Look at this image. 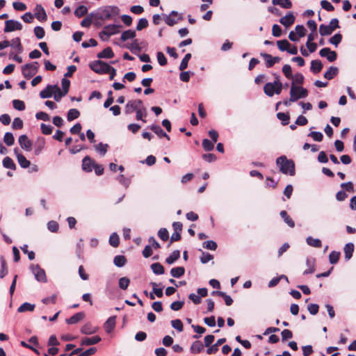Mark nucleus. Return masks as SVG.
Here are the masks:
<instances>
[{
  "label": "nucleus",
  "mask_w": 356,
  "mask_h": 356,
  "mask_svg": "<svg viewBox=\"0 0 356 356\" xmlns=\"http://www.w3.org/2000/svg\"><path fill=\"white\" fill-rule=\"evenodd\" d=\"M276 164L278 166L280 171L285 175L293 176L295 175V163L291 160L288 159L286 156H281L276 160Z\"/></svg>",
  "instance_id": "f257e3e1"
},
{
  "label": "nucleus",
  "mask_w": 356,
  "mask_h": 356,
  "mask_svg": "<svg viewBox=\"0 0 356 356\" xmlns=\"http://www.w3.org/2000/svg\"><path fill=\"white\" fill-rule=\"evenodd\" d=\"M118 13L116 6H106L99 8L95 14V18L99 20H106L111 18L112 15Z\"/></svg>",
  "instance_id": "f03ea898"
},
{
  "label": "nucleus",
  "mask_w": 356,
  "mask_h": 356,
  "mask_svg": "<svg viewBox=\"0 0 356 356\" xmlns=\"http://www.w3.org/2000/svg\"><path fill=\"white\" fill-rule=\"evenodd\" d=\"M120 28L121 26L117 24H109L105 26L99 34V38L102 40H107L110 36L119 33Z\"/></svg>",
  "instance_id": "7ed1b4c3"
},
{
  "label": "nucleus",
  "mask_w": 356,
  "mask_h": 356,
  "mask_svg": "<svg viewBox=\"0 0 356 356\" xmlns=\"http://www.w3.org/2000/svg\"><path fill=\"white\" fill-rule=\"evenodd\" d=\"M308 95V91L306 88L291 86L290 90V101L296 102L301 98H305Z\"/></svg>",
  "instance_id": "20e7f679"
},
{
  "label": "nucleus",
  "mask_w": 356,
  "mask_h": 356,
  "mask_svg": "<svg viewBox=\"0 0 356 356\" xmlns=\"http://www.w3.org/2000/svg\"><path fill=\"white\" fill-rule=\"evenodd\" d=\"M90 69L99 74H104L108 72L110 65L102 60H95L89 64Z\"/></svg>",
  "instance_id": "39448f33"
},
{
  "label": "nucleus",
  "mask_w": 356,
  "mask_h": 356,
  "mask_svg": "<svg viewBox=\"0 0 356 356\" xmlns=\"http://www.w3.org/2000/svg\"><path fill=\"white\" fill-rule=\"evenodd\" d=\"M39 64L38 62L26 64L22 68V72L24 77L30 79L38 71Z\"/></svg>",
  "instance_id": "423d86ee"
},
{
  "label": "nucleus",
  "mask_w": 356,
  "mask_h": 356,
  "mask_svg": "<svg viewBox=\"0 0 356 356\" xmlns=\"http://www.w3.org/2000/svg\"><path fill=\"white\" fill-rule=\"evenodd\" d=\"M30 270L34 275L35 280L38 282L45 283L47 282L44 270H43L38 264H31Z\"/></svg>",
  "instance_id": "0eeeda50"
},
{
  "label": "nucleus",
  "mask_w": 356,
  "mask_h": 356,
  "mask_svg": "<svg viewBox=\"0 0 356 356\" xmlns=\"http://www.w3.org/2000/svg\"><path fill=\"white\" fill-rule=\"evenodd\" d=\"M143 106V102L140 99L129 100L125 106L124 113L131 114L134 111L136 112Z\"/></svg>",
  "instance_id": "6e6552de"
},
{
  "label": "nucleus",
  "mask_w": 356,
  "mask_h": 356,
  "mask_svg": "<svg viewBox=\"0 0 356 356\" xmlns=\"http://www.w3.org/2000/svg\"><path fill=\"white\" fill-rule=\"evenodd\" d=\"M22 29V24L18 22L13 19L6 20L5 22V27L4 32L9 33L15 31H19Z\"/></svg>",
  "instance_id": "1a4fd4ad"
},
{
  "label": "nucleus",
  "mask_w": 356,
  "mask_h": 356,
  "mask_svg": "<svg viewBox=\"0 0 356 356\" xmlns=\"http://www.w3.org/2000/svg\"><path fill=\"white\" fill-rule=\"evenodd\" d=\"M319 55L321 57H326L329 62H334L337 60V54L334 51H332L328 47L323 48L319 51Z\"/></svg>",
  "instance_id": "9d476101"
},
{
  "label": "nucleus",
  "mask_w": 356,
  "mask_h": 356,
  "mask_svg": "<svg viewBox=\"0 0 356 356\" xmlns=\"http://www.w3.org/2000/svg\"><path fill=\"white\" fill-rule=\"evenodd\" d=\"M261 56L264 59L266 67H273L276 63H279L281 60V58L278 56L273 57L267 53H261Z\"/></svg>",
  "instance_id": "9b49d317"
},
{
  "label": "nucleus",
  "mask_w": 356,
  "mask_h": 356,
  "mask_svg": "<svg viewBox=\"0 0 356 356\" xmlns=\"http://www.w3.org/2000/svg\"><path fill=\"white\" fill-rule=\"evenodd\" d=\"M18 141H19V144L20 147L22 149H24L26 151H30L31 149L32 143H31V140H29L26 135L20 136L19 137Z\"/></svg>",
  "instance_id": "f8f14e48"
},
{
  "label": "nucleus",
  "mask_w": 356,
  "mask_h": 356,
  "mask_svg": "<svg viewBox=\"0 0 356 356\" xmlns=\"http://www.w3.org/2000/svg\"><path fill=\"white\" fill-rule=\"evenodd\" d=\"M295 19L296 18L293 13H289L284 17H282L280 19V22L284 26L289 27L294 23Z\"/></svg>",
  "instance_id": "ddd939ff"
},
{
  "label": "nucleus",
  "mask_w": 356,
  "mask_h": 356,
  "mask_svg": "<svg viewBox=\"0 0 356 356\" xmlns=\"http://www.w3.org/2000/svg\"><path fill=\"white\" fill-rule=\"evenodd\" d=\"M10 46L13 51H15L18 54H21L23 51V47L19 38H15L11 40V41H10Z\"/></svg>",
  "instance_id": "4468645a"
},
{
  "label": "nucleus",
  "mask_w": 356,
  "mask_h": 356,
  "mask_svg": "<svg viewBox=\"0 0 356 356\" xmlns=\"http://www.w3.org/2000/svg\"><path fill=\"white\" fill-rule=\"evenodd\" d=\"M15 153L16 154L17 161L22 168H27L30 166V161L22 154L18 153L17 149H15Z\"/></svg>",
  "instance_id": "2eb2a0df"
},
{
  "label": "nucleus",
  "mask_w": 356,
  "mask_h": 356,
  "mask_svg": "<svg viewBox=\"0 0 356 356\" xmlns=\"http://www.w3.org/2000/svg\"><path fill=\"white\" fill-rule=\"evenodd\" d=\"M101 338L99 336H94L92 337H85L81 339V346H91L99 343Z\"/></svg>",
  "instance_id": "dca6fc26"
},
{
  "label": "nucleus",
  "mask_w": 356,
  "mask_h": 356,
  "mask_svg": "<svg viewBox=\"0 0 356 356\" xmlns=\"http://www.w3.org/2000/svg\"><path fill=\"white\" fill-rule=\"evenodd\" d=\"M179 14L177 11L172 10L169 15L166 16L165 17V22L168 26H173L176 24L179 19H181V17H179V19H176L174 18V16H177Z\"/></svg>",
  "instance_id": "f3484780"
},
{
  "label": "nucleus",
  "mask_w": 356,
  "mask_h": 356,
  "mask_svg": "<svg viewBox=\"0 0 356 356\" xmlns=\"http://www.w3.org/2000/svg\"><path fill=\"white\" fill-rule=\"evenodd\" d=\"M54 85H48L44 90L40 91V97L42 99L50 98L54 93Z\"/></svg>",
  "instance_id": "a211bd4d"
},
{
  "label": "nucleus",
  "mask_w": 356,
  "mask_h": 356,
  "mask_svg": "<svg viewBox=\"0 0 356 356\" xmlns=\"http://www.w3.org/2000/svg\"><path fill=\"white\" fill-rule=\"evenodd\" d=\"M226 341L225 338H221L217 340L215 344L209 346L207 350V353L209 355L216 353L218 350V346L223 344Z\"/></svg>",
  "instance_id": "6ab92c4d"
},
{
  "label": "nucleus",
  "mask_w": 356,
  "mask_h": 356,
  "mask_svg": "<svg viewBox=\"0 0 356 356\" xmlns=\"http://www.w3.org/2000/svg\"><path fill=\"white\" fill-rule=\"evenodd\" d=\"M275 81L266 83L264 87V93L268 97H273L275 94Z\"/></svg>",
  "instance_id": "aec40b11"
},
{
  "label": "nucleus",
  "mask_w": 356,
  "mask_h": 356,
  "mask_svg": "<svg viewBox=\"0 0 356 356\" xmlns=\"http://www.w3.org/2000/svg\"><path fill=\"white\" fill-rule=\"evenodd\" d=\"M150 129L160 138L165 137L168 140H170L169 136L162 129V128L160 126L156 124H152L150 126Z\"/></svg>",
  "instance_id": "412c9836"
},
{
  "label": "nucleus",
  "mask_w": 356,
  "mask_h": 356,
  "mask_svg": "<svg viewBox=\"0 0 356 356\" xmlns=\"http://www.w3.org/2000/svg\"><path fill=\"white\" fill-rule=\"evenodd\" d=\"M115 326V316H111L104 323V329L106 332H111Z\"/></svg>",
  "instance_id": "4be33fe9"
},
{
  "label": "nucleus",
  "mask_w": 356,
  "mask_h": 356,
  "mask_svg": "<svg viewBox=\"0 0 356 356\" xmlns=\"http://www.w3.org/2000/svg\"><path fill=\"white\" fill-rule=\"evenodd\" d=\"M85 316V314L83 312H78L71 316L70 318L66 319V323L67 324H75L78 322L81 321L82 319H83Z\"/></svg>",
  "instance_id": "5701e85b"
},
{
  "label": "nucleus",
  "mask_w": 356,
  "mask_h": 356,
  "mask_svg": "<svg viewBox=\"0 0 356 356\" xmlns=\"http://www.w3.org/2000/svg\"><path fill=\"white\" fill-rule=\"evenodd\" d=\"M204 349V346L200 341H194L190 348V351L193 354H197L201 353Z\"/></svg>",
  "instance_id": "b1692460"
},
{
  "label": "nucleus",
  "mask_w": 356,
  "mask_h": 356,
  "mask_svg": "<svg viewBox=\"0 0 356 356\" xmlns=\"http://www.w3.org/2000/svg\"><path fill=\"white\" fill-rule=\"evenodd\" d=\"M94 163L89 156H86L82 161V168L86 172H91L92 170Z\"/></svg>",
  "instance_id": "393cba45"
},
{
  "label": "nucleus",
  "mask_w": 356,
  "mask_h": 356,
  "mask_svg": "<svg viewBox=\"0 0 356 356\" xmlns=\"http://www.w3.org/2000/svg\"><path fill=\"white\" fill-rule=\"evenodd\" d=\"M307 268L304 271V275L313 273L315 271V259L313 258L307 259L306 261Z\"/></svg>",
  "instance_id": "a878e982"
},
{
  "label": "nucleus",
  "mask_w": 356,
  "mask_h": 356,
  "mask_svg": "<svg viewBox=\"0 0 356 356\" xmlns=\"http://www.w3.org/2000/svg\"><path fill=\"white\" fill-rule=\"evenodd\" d=\"M114 56V54L111 47H106L97 54L99 58H111Z\"/></svg>",
  "instance_id": "bb28decb"
},
{
  "label": "nucleus",
  "mask_w": 356,
  "mask_h": 356,
  "mask_svg": "<svg viewBox=\"0 0 356 356\" xmlns=\"http://www.w3.org/2000/svg\"><path fill=\"white\" fill-rule=\"evenodd\" d=\"M323 64L320 60H314L311 62V70L315 74L321 71Z\"/></svg>",
  "instance_id": "cd10ccee"
},
{
  "label": "nucleus",
  "mask_w": 356,
  "mask_h": 356,
  "mask_svg": "<svg viewBox=\"0 0 356 356\" xmlns=\"http://www.w3.org/2000/svg\"><path fill=\"white\" fill-rule=\"evenodd\" d=\"M35 307V305L34 304H31L29 302H24L18 307L17 312L19 313L26 312H32L34 310Z\"/></svg>",
  "instance_id": "c85d7f7f"
},
{
  "label": "nucleus",
  "mask_w": 356,
  "mask_h": 356,
  "mask_svg": "<svg viewBox=\"0 0 356 356\" xmlns=\"http://www.w3.org/2000/svg\"><path fill=\"white\" fill-rule=\"evenodd\" d=\"M54 99L56 101V102H59L61 98L64 96H65L67 93H66V91H63L61 90L57 85H54Z\"/></svg>",
  "instance_id": "c756f323"
},
{
  "label": "nucleus",
  "mask_w": 356,
  "mask_h": 356,
  "mask_svg": "<svg viewBox=\"0 0 356 356\" xmlns=\"http://www.w3.org/2000/svg\"><path fill=\"white\" fill-rule=\"evenodd\" d=\"M353 251H354L353 243H348L345 245L344 253H345V259L346 260H349L352 257Z\"/></svg>",
  "instance_id": "7c9ffc66"
},
{
  "label": "nucleus",
  "mask_w": 356,
  "mask_h": 356,
  "mask_svg": "<svg viewBox=\"0 0 356 356\" xmlns=\"http://www.w3.org/2000/svg\"><path fill=\"white\" fill-rule=\"evenodd\" d=\"M338 73V68L337 67H330L329 69L324 73V77L328 80L332 79Z\"/></svg>",
  "instance_id": "2f4dec72"
},
{
  "label": "nucleus",
  "mask_w": 356,
  "mask_h": 356,
  "mask_svg": "<svg viewBox=\"0 0 356 356\" xmlns=\"http://www.w3.org/2000/svg\"><path fill=\"white\" fill-rule=\"evenodd\" d=\"M185 269L184 267L179 266L172 268L170 270V274L173 277L179 278L184 275Z\"/></svg>",
  "instance_id": "473e14b6"
},
{
  "label": "nucleus",
  "mask_w": 356,
  "mask_h": 356,
  "mask_svg": "<svg viewBox=\"0 0 356 356\" xmlns=\"http://www.w3.org/2000/svg\"><path fill=\"white\" fill-rule=\"evenodd\" d=\"M180 257V251L177 250L172 252V254L166 259L165 262L168 264H172Z\"/></svg>",
  "instance_id": "72a5a7b5"
},
{
  "label": "nucleus",
  "mask_w": 356,
  "mask_h": 356,
  "mask_svg": "<svg viewBox=\"0 0 356 356\" xmlns=\"http://www.w3.org/2000/svg\"><path fill=\"white\" fill-rule=\"evenodd\" d=\"M333 30L328 25L321 24L319 26V33L322 36L330 35L333 33Z\"/></svg>",
  "instance_id": "f704fd0d"
},
{
  "label": "nucleus",
  "mask_w": 356,
  "mask_h": 356,
  "mask_svg": "<svg viewBox=\"0 0 356 356\" xmlns=\"http://www.w3.org/2000/svg\"><path fill=\"white\" fill-rule=\"evenodd\" d=\"M273 5H279L284 8H291L292 3L290 0H272Z\"/></svg>",
  "instance_id": "c9c22d12"
},
{
  "label": "nucleus",
  "mask_w": 356,
  "mask_h": 356,
  "mask_svg": "<svg viewBox=\"0 0 356 356\" xmlns=\"http://www.w3.org/2000/svg\"><path fill=\"white\" fill-rule=\"evenodd\" d=\"M280 216L284 220V221L290 227H293L295 226V223L293 220L289 217L287 212L286 211H280Z\"/></svg>",
  "instance_id": "e433bc0d"
},
{
  "label": "nucleus",
  "mask_w": 356,
  "mask_h": 356,
  "mask_svg": "<svg viewBox=\"0 0 356 356\" xmlns=\"http://www.w3.org/2000/svg\"><path fill=\"white\" fill-rule=\"evenodd\" d=\"M307 243L314 248H321L322 245L321 241L318 238H314L312 236H308L306 239Z\"/></svg>",
  "instance_id": "4c0bfd02"
},
{
  "label": "nucleus",
  "mask_w": 356,
  "mask_h": 356,
  "mask_svg": "<svg viewBox=\"0 0 356 356\" xmlns=\"http://www.w3.org/2000/svg\"><path fill=\"white\" fill-rule=\"evenodd\" d=\"M35 10H38V13H35V17L38 19L44 20L46 19L47 15L45 10L41 5H37Z\"/></svg>",
  "instance_id": "58836bf2"
},
{
  "label": "nucleus",
  "mask_w": 356,
  "mask_h": 356,
  "mask_svg": "<svg viewBox=\"0 0 356 356\" xmlns=\"http://www.w3.org/2000/svg\"><path fill=\"white\" fill-rule=\"evenodd\" d=\"M81 332L84 334H92L96 332V328L92 327L91 324L86 323L81 327Z\"/></svg>",
  "instance_id": "ea45409f"
},
{
  "label": "nucleus",
  "mask_w": 356,
  "mask_h": 356,
  "mask_svg": "<svg viewBox=\"0 0 356 356\" xmlns=\"http://www.w3.org/2000/svg\"><path fill=\"white\" fill-rule=\"evenodd\" d=\"M147 116V110L146 108L144 106H141L137 111H136V120H142L143 122H145L146 120L143 119V118H145Z\"/></svg>",
  "instance_id": "a19ab883"
},
{
  "label": "nucleus",
  "mask_w": 356,
  "mask_h": 356,
  "mask_svg": "<svg viewBox=\"0 0 356 356\" xmlns=\"http://www.w3.org/2000/svg\"><path fill=\"white\" fill-rule=\"evenodd\" d=\"M80 115L79 111L76 108H71L68 111L67 118L68 121H72L78 118Z\"/></svg>",
  "instance_id": "79ce46f5"
},
{
  "label": "nucleus",
  "mask_w": 356,
  "mask_h": 356,
  "mask_svg": "<svg viewBox=\"0 0 356 356\" xmlns=\"http://www.w3.org/2000/svg\"><path fill=\"white\" fill-rule=\"evenodd\" d=\"M153 273L156 275H162L164 273V268L159 263H154L151 265Z\"/></svg>",
  "instance_id": "37998d69"
},
{
  "label": "nucleus",
  "mask_w": 356,
  "mask_h": 356,
  "mask_svg": "<svg viewBox=\"0 0 356 356\" xmlns=\"http://www.w3.org/2000/svg\"><path fill=\"white\" fill-rule=\"evenodd\" d=\"M3 165L4 168L8 169L15 170L16 168V165L13 159L8 156H6L3 159Z\"/></svg>",
  "instance_id": "c03bdc74"
},
{
  "label": "nucleus",
  "mask_w": 356,
  "mask_h": 356,
  "mask_svg": "<svg viewBox=\"0 0 356 356\" xmlns=\"http://www.w3.org/2000/svg\"><path fill=\"white\" fill-rule=\"evenodd\" d=\"M108 147V145L107 144H103L102 143H99V144L95 145V150L102 156H104L106 154Z\"/></svg>",
  "instance_id": "a18cd8bd"
},
{
  "label": "nucleus",
  "mask_w": 356,
  "mask_h": 356,
  "mask_svg": "<svg viewBox=\"0 0 356 356\" xmlns=\"http://www.w3.org/2000/svg\"><path fill=\"white\" fill-rule=\"evenodd\" d=\"M191 58V54L188 53L185 55L184 58L182 59L180 65L179 67V69L180 71H184L185 69L188 67V63L190 59Z\"/></svg>",
  "instance_id": "49530a36"
},
{
  "label": "nucleus",
  "mask_w": 356,
  "mask_h": 356,
  "mask_svg": "<svg viewBox=\"0 0 356 356\" xmlns=\"http://www.w3.org/2000/svg\"><path fill=\"white\" fill-rule=\"evenodd\" d=\"M113 263L118 267H122L125 265L126 258L123 255H117L114 257Z\"/></svg>",
  "instance_id": "de8ad7c7"
},
{
  "label": "nucleus",
  "mask_w": 356,
  "mask_h": 356,
  "mask_svg": "<svg viewBox=\"0 0 356 356\" xmlns=\"http://www.w3.org/2000/svg\"><path fill=\"white\" fill-rule=\"evenodd\" d=\"M136 32L133 30H127L124 31L121 35V40L122 41H126L129 39H132L135 38Z\"/></svg>",
  "instance_id": "09e8293b"
},
{
  "label": "nucleus",
  "mask_w": 356,
  "mask_h": 356,
  "mask_svg": "<svg viewBox=\"0 0 356 356\" xmlns=\"http://www.w3.org/2000/svg\"><path fill=\"white\" fill-rule=\"evenodd\" d=\"M342 40V35L341 33H338L334 34L332 38H330L329 42L336 47L339 45V44Z\"/></svg>",
  "instance_id": "8fccbe9b"
},
{
  "label": "nucleus",
  "mask_w": 356,
  "mask_h": 356,
  "mask_svg": "<svg viewBox=\"0 0 356 356\" xmlns=\"http://www.w3.org/2000/svg\"><path fill=\"white\" fill-rule=\"evenodd\" d=\"M292 83L291 86L297 84H302L304 82V76L300 73H296L294 76H292Z\"/></svg>",
  "instance_id": "3c124183"
},
{
  "label": "nucleus",
  "mask_w": 356,
  "mask_h": 356,
  "mask_svg": "<svg viewBox=\"0 0 356 356\" xmlns=\"http://www.w3.org/2000/svg\"><path fill=\"white\" fill-rule=\"evenodd\" d=\"M3 141L8 146L13 145L15 142L13 134L10 132H6L3 137Z\"/></svg>",
  "instance_id": "603ef678"
},
{
  "label": "nucleus",
  "mask_w": 356,
  "mask_h": 356,
  "mask_svg": "<svg viewBox=\"0 0 356 356\" xmlns=\"http://www.w3.org/2000/svg\"><path fill=\"white\" fill-rule=\"evenodd\" d=\"M88 13V8L85 6H79L76 8V9L74 11V15L77 17H81L83 15H85Z\"/></svg>",
  "instance_id": "864d4df0"
},
{
  "label": "nucleus",
  "mask_w": 356,
  "mask_h": 356,
  "mask_svg": "<svg viewBox=\"0 0 356 356\" xmlns=\"http://www.w3.org/2000/svg\"><path fill=\"white\" fill-rule=\"evenodd\" d=\"M277 45L280 51H286L288 47L291 46L289 42L286 40H278Z\"/></svg>",
  "instance_id": "5fc2aeb1"
},
{
  "label": "nucleus",
  "mask_w": 356,
  "mask_h": 356,
  "mask_svg": "<svg viewBox=\"0 0 356 356\" xmlns=\"http://www.w3.org/2000/svg\"><path fill=\"white\" fill-rule=\"evenodd\" d=\"M277 118L282 121L283 125H287L289 123L290 117L288 114L284 113H277Z\"/></svg>",
  "instance_id": "6e6d98bb"
},
{
  "label": "nucleus",
  "mask_w": 356,
  "mask_h": 356,
  "mask_svg": "<svg viewBox=\"0 0 356 356\" xmlns=\"http://www.w3.org/2000/svg\"><path fill=\"white\" fill-rule=\"evenodd\" d=\"M119 236L116 233H113L109 238V243L111 246L116 248L119 245Z\"/></svg>",
  "instance_id": "4d7b16f0"
},
{
  "label": "nucleus",
  "mask_w": 356,
  "mask_h": 356,
  "mask_svg": "<svg viewBox=\"0 0 356 356\" xmlns=\"http://www.w3.org/2000/svg\"><path fill=\"white\" fill-rule=\"evenodd\" d=\"M340 253L339 252L332 251L329 255V261L332 264H335L338 262Z\"/></svg>",
  "instance_id": "13d9d810"
},
{
  "label": "nucleus",
  "mask_w": 356,
  "mask_h": 356,
  "mask_svg": "<svg viewBox=\"0 0 356 356\" xmlns=\"http://www.w3.org/2000/svg\"><path fill=\"white\" fill-rule=\"evenodd\" d=\"M202 246L204 248L207 250H216L217 248V243L213 241H207L203 243Z\"/></svg>",
  "instance_id": "bf43d9fd"
},
{
  "label": "nucleus",
  "mask_w": 356,
  "mask_h": 356,
  "mask_svg": "<svg viewBox=\"0 0 356 356\" xmlns=\"http://www.w3.org/2000/svg\"><path fill=\"white\" fill-rule=\"evenodd\" d=\"M308 136L312 137L314 140L321 142L323 138V135L320 131H311Z\"/></svg>",
  "instance_id": "052dcab7"
},
{
  "label": "nucleus",
  "mask_w": 356,
  "mask_h": 356,
  "mask_svg": "<svg viewBox=\"0 0 356 356\" xmlns=\"http://www.w3.org/2000/svg\"><path fill=\"white\" fill-rule=\"evenodd\" d=\"M130 280L126 277H121L119 280V287L122 290H126L129 286Z\"/></svg>",
  "instance_id": "680f3d73"
},
{
  "label": "nucleus",
  "mask_w": 356,
  "mask_h": 356,
  "mask_svg": "<svg viewBox=\"0 0 356 356\" xmlns=\"http://www.w3.org/2000/svg\"><path fill=\"white\" fill-rule=\"evenodd\" d=\"M34 34L38 39H42L44 37L45 32L42 26H35L34 28Z\"/></svg>",
  "instance_id": "e2e57ef3"
},
{
  "label": "nucleus",
  "mask_w": 356,
  "mask_h": 356,
  "mask_svg": "<svg viewBox=\"0 0 356 356\" xmlns=\"http://www.w3.org/2000/svg\"><path fill=\"white\" fill-rule=\"evenodd\" d=\"M171 325L173 328L177 330L179 332L183 331V323L181 320L175 319L171 321Z\"/></svg>",
  "instance_id": "0e129e2a"
},
{
  "label": "nucleus",
  "mask_w": 356,
  "mask_h": 356,
  "mask_svg": "<svg viewBox=\"0 0 356 356\" xmlns=\"http://www.w3.org/2000/svg\"><path fill=\"white\" fill-rule=\"evenodd\" d=\"M202 147L205 151H211L214 148L213 142L205 138L202 140Z\"/></svg>",
  "instance_id": "69168bd1"
},
{
  "label": "nucleus",
  "mask_w": 356,
  "mask_h": 356,
  "mask_svg": "<svg viewBox=\"0 0 356 356\" xmlns=\"http://www.w3.org/2000/svg\"><path fill=\"white\" fill-rule=\"evenodd\" d=\"M13 106L17 111H23L25 109V104L23 101L15 99L13 101Z\"/></svg>",
  "instance_id": "338daca9"
},
{
  "label": "nucleus",
  "mask_w": 356,
  "mask_h": 356,
  "mask_svg": "<svg viewBox=\"0 0 356 356\" xmlns=\"http://www.w3.org/2000/svg\"><path fill=\"white\" fill-rule=\"evenodd\" d=\"M159 237L165 241L169 238L168 231L165 228H161L158 232Z\"/></svg>",
  "instance_id": "774afa93"
}]
</instances>
